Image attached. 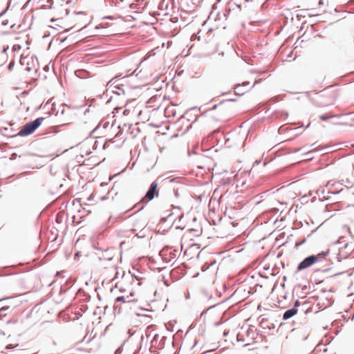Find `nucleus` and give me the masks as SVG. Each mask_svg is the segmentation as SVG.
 Here are the masks:
<instances>
[{
	"mask_svg": "<svg viewBox=\"0 0 354 354\" xmlns=\"http://www.w3.org/2000/svg\"><path fill=\"white\" fill-rule=\"evenodd\" d=\"M312 90L311 91H306L301 93L302 98L309 99L315 106L323 107L330 106L333 104L331 101L332 97L324 93L325 90ZM299 97L298 99H300Z\"/></svg>",
	"mask_w": 354,
	"mask_h": 354,
	"instance_id": "nucleus-1",
	"label": "nucleus"
},
{
	"mask_svg": "<svg viewBox=\"0 0 354 354\" xmlns=\"http://www.w3.org/2000/svg\"><path fill=\"white\" fill-rule=\"evenodd\" d=\"M44 120V118L39 117L37 118L34 120H31L28 122L24 125H23L19 132L13 136H11V138H15L17 136L26 137L30 136L42 124Z\"/></svg>",
	"mask_w": 354,
	"mask_h": 354,
	"instance_id": "nucleus-2",
	"label": "nucleus"
},
{
	"mask_svg": "<svg viewBox=\"0 0 354 354\" xmlns=\"http://www.w3.org/2000/svg\"><path fill=\"white\" fill-rule=\"evenodd\" d=\"M158 196H159L158 183L155 180L151 183L148 189L146 192L145 196H143L141 198L140 203H142V206L140 207L138 211L143 209L145 206L149 201H152L155 198L158 197Z\"/></svg>",
	"mask_w": 354,
	"mask_h": 354,
	"instance_id": "nucleus-3",
	"label": "nucleus"
},
{
	"mask_svg": "<svg viewBox=\"0 0 354 354\" xmlns=\"http://www.w3.org/2000/svg\"><path fill=\"white\" fill-rule=\"evenodd\" d=\"M317 258L313 257V254L305 257L297 266L296 273L307 269L314 264L317 263Z\"/></svg>",
	"mask_w": 354,
	"mask_h": 354,
	"instance_id": "nucleus-4",
	"label": "nucleus"
},
{
	"mask_svg": "<svg viewBox=\"0 0 354 354\" xmlns=\"http://www.w3.org/2000/svg\"><path fill=\"white\" fill-rule=\"evenodd\" d=\"M245 93H236L235 90H234V93H232V90H229L226 92H223L221 93V95L225 96V98L219 100L218 104H223L226 102H236L237 98L240 96L244 95Z\"/></svg>",
	"mask_w": 354,
	"mask_h": 354,
	"instance_id": "nucleus-5",
	"label": "nucleus"
},
{
	"mask_svg": "<svg viewBox=\"0 0 354 354\" xmlns=\"http://www.w3.org/2000/svg\"><path fill=\"white\" fill-rule=\"evenodd\" d=\"M201 109V107H198V106H194V107L189 109L188 110H187L185 111L184 115H183L181 116V118L178 120V122H180L182 118H185L187 116V122L190 121L192 119V118L194 117L192 124L196 122L198 120V116L195 112L197 111L198 110L200 111Z\"/></svg>",
	"mask_w": 354,
	"mask_h": 354,
	"instance_id": "nucleus-6",
	"label": "nucleus"
},
{
	"mask_svg": "<svg viewBox=\"0 0 354 354\" xmlns=\"http://www.w3.org/2000/svg\"><path fill=\"white\" fill-rule=\"evenodd\" d=\"M299 306H300V302H299V299H297L295 301L294 306L291 308L288 309L287 310H286L284 312V313L283 314V319L287 320V319H290L293 316H295L297 313L298 308Z\"/></svg>",
	"mask_w": 354,
	"mask_h": 354,
	"instance_id": "nucleus-7",
	"label": "nucleus"
},
{
	"mask_svg": "<svg viewBox=\"0 0 354 354\" xmlns=\"http://www.w3.org/2000/svg\"><path fill=\"white\" fill-rule=\"evenodd\" d=\"M74 283L75 281L73 279H67L64 284L62 285L59 290V294L62 295L66 293L73 286Z\"/></svg>",
	"mask_w": 354,
	"mask_h": 354,
	"instance_id": "nucleus-8",
	"label": "nucleus"
},
{
	"mask_svg": "<svg viewBox=\"0 0 354 354\" xmlns=\"http://www.w3.org/2000/svg\"><path fill=\"white\" fill-rule=\"evenodd\" d=\"M329 253H330V250L328 249L325 251H322L317 254H313V256L315 257L317 259V263L319 261L326 259V257L328 255Z\"/></svg>",
	"mask_w": 354,
	"mask_h": 354,
	"instance_id": "nucleus-9",
	"label": "nucleus"
},
{
	"mask_svg": "<svg viewBox=\"0 0 354 354\" xmlns=\"http://www.w3.org/2000/svg\"><path fill=\"white\" fill-rule=\"evenodd\" d=\"M118 77L119 76H116L114 78L111 79L109 82H107L106 86H109V87L114 86V88H117V89L122 88V86H123L122 84H118L115 85V84L118 81L115 79H117Z\"/></svg>",
	"mask_w": 354,
	"mask_h": 354,
	"instance_id": "nucleus-10",
	"label": "nucleus"
},
{
	"mask_svg": "<svg viewBox=\"0 0 354 354\" xmlns=\"http://www.w3.org/2000/svg\"><path fill=\"white\" fill-rule=\"evenodd\" d=\"M115 302H122V303H129V302H135L137 301L136 299H133L127 301L125 297L124 296H118L115 299Z\"/></svg>",
	"mask_w": 354,
	"mask_h": 354,
	"instance_id": "nucleus-11",
	"label": "nucleus"
},
{
	"mask_svg": "<svg viewBox=\"0 0 354 354\" xmlns=\"http://www.w3.org/2000/svg\"><path fill=\"white\" fill-rule=\"evenodd\" d=\"M339 117V115H330V114H322L319 116V118L322 121H327L330 118Z\"/></svg>",
	"mask_w": 354,
	"mask_h": 354,
	"instance_id": "nucleus-12",
	"label": "nucleus"
},
{
	"mask_svg": "<svg viewBox=\"0 0 354 354\" xmlns=\"http://www.w3.org/2000/svg\"><path fill=\"white\" fill-rule=\"evenodd\" d=\"M160 99V95H154L150 99L148 100L147 103L152 104V103L158 102V101Z\"/></svg>",
	"mask_w": 354,
	"mask_h": 354,
	"instance_id": "nucleus-13",
	"label": "nucleus"
},
{
	"mask_svg": "<svg viewBox=\"0 0 354 354\" xmlns=\"http://www.w3.org/2000/svg\"><path fill=\"white\" fill-rule=\"evenodd\" d=\"M75 73L76 76L80 78H84L88 74V73L84 71H77L75 72Z\"/></svg>",
	"mask_w": 354,
	"mask_h": 354,
	"instance_id": "nucleus-14",
	"label": "nucleus"
},
{
	"mask_svg": "<svg viewBox=\"0 0 354 354\" xmlns=\"http://www.w3.org/2000/svg\"><path fill=\"white\" fill-rule=\"evenodd\" d=\"M250 86V82L248 81H244L241 84H240V83L236 84L235 85V86H236L235 88H236L237 87H239V86Z\"/></svg>",
	"mask_w": 354,
	"mask_h": 354,
	"instance_id": "nucleus-15",
	"label": "nucleus"
},
{
	"mask_svg": "<svg viewBox=\"0 0 354 354\" xmlns=\"http://www.w3.org/2000/svg\"><path fill=\"white\" fill-rule=\"evenodd\" d=\"M62 106H66V107H68V109H80V108H82V106H84V105H82V106H70V105H68V104H66V103H63V104H62Z\"/></svg>",
	"mask_w": 354,
	"mask_h": 354,
	"instance_id": "nucleus-16",
	"label": "nucleus"
},
{
	"mask_svg": "<svg viewBox=\"0 0 354 354\" xmlns=\"http://www.w3.org/2000/svg\"><path fill=\"white\" fill-rule=\"evenodd\" d=\"M227 299H228V298L225 299V300H223V301H221V302H218V303H217V304H214V305L210 306H209V308H208L205 311H204V312H203V313H206L207 312V310H209V309H211V308H214V307H216V306H218V305H219V304H221L224 303V302H225V301H227Z\"/></svg>",
	"mask_w": 354,
	"mask_h": 354,
	"instance_id": "nucleus-17",
	"label": "nucleus"
},
{
	"mask_svg": "<svg viewBox=\"0 0 354 354\" xmlns=\"http://www.w3.org/2000/svg\"><path fill=\"white\" fill-rule=\"evenodd\" d=\"M306 241V238H303L300 241L295 242V247L298 248L299 246L304 244Z\"/></svg>",
	"mask_w": 354,
	"mask_h": 354,
	"instance_id": "nucleus-18",
	"label": "nucleus"
},
{
	"mask_svg": "<svg viewBox=\"0 0 354 354\" xmlns=\"http://www.w3.org/2000/svg\"><path fill=\"white\" fill-rule=\"evenodd\" d=\"M212 100L215 101V102H219L218 101V97H214ZM218 105H221L220 104H218V102H217L216 104H215L212 108L211 109H209V111L211 110H215L217 109L218 106Z\"/></svg>",
	"mask_w": 354,
	"mask_h": 354,
	"instance_id": "nucleus-19",
	"label": "nucleus"
},
{
	"mask_svg": "<svg viewBox=\"0 0 354 354\" xmlns=\"http://www.w3.org/2000/svg\"><path fill=\"white\" fill-rule=\"evenodd\" d=\"M29 94V90H24L21 93H20L19 95H17V98L18 100L20 99L21 97H23V96H25V95H27Z\"/></svg>",
	"mask_w": 354,
	"mask_h": 354,
	"instance_id": "nucleus-20",
	"label": "nucleus"
},
{
	"mask_svg": "<svg viewBox=\"0 0 354 354\" xmlns=\"http://www.w3.org/2000/svg\"><path fill=\"white\" fill-rule=\"evenodd\" d=\"M342 192H344V189L343 188L340 189L339 190H337V191H328V194H335H335H340Z\"/></svg>",
	"mask_w": 354,
	"mask_h": 354,
	"instance_id": "nucleus-21",
	"label": "nucleus"
},
{
	"mask_svg": "<svg viewBox=\"0 0 354 354\" xmlns=\"http://www.w3.org/2000/svg\"><path fill=\"white\" fill-rule=\"evenodd\" d=\"M113 309H114V313L115 314H116V313L120 314V307L118 305H114Z\"/></svg>",
	"mask_w": 354,
	"mask_h": 354,
	"instance_id": "nucleus-22",
	"label": "nucleus"
},
{
	"mask_svg": "<svg viewBox=\"0 0 354 354\" xmlns=\"http://www.w3.org/2000/svg\"><path fill=\"white\" fill-rule=\"evenodd\" d=\"M121 91V93L118 91H113L112 90V93H114L117 95H120L121 94H123L124 95L125 94V90L124 89H122V90H120Z\"/></svg>",
	"mask_w": 354,
	"mask_h": 354,
	"instance_id": "nucleus-23",
	"label": "nucleus"
},
{
	"mask_svg": "<svg viewBox=\"0 0 354 354\" xmlns=\"http://www.w3.org/2000/svg\"><path fill=\"white\" fill-rule=\"evenodd\" d=\"M281 99H279V95H277V96H275V97H273L270 99V102L272 103H276L277 102H278L279 100H280Z\"/></svg>",
	"mask_w": 354,
	"mask_h": 354,
	"instance_id": "nucleus-24",
	"label": "nucleus"
},
{
	"mask_svg": "<svg viewBox=\"0 0 354 354\" xmlns=\"http://www.w3.org/2000/svg\"><path fill=\"white\" fill-rule=\"evenodd\" d=\"M122 352V345H121L120 347H118L115 351V354H121Z\"/></svg>",
	"mask_w": 354,
	"mask_h": 354,
	"instance_id": "nucleus-25",
	"label": "nucleus"
},
{
	"mask_svg": "<svg viewBox=\"0 0 354 354\" xmlns=\"http://www.w3.org/2000/svg\"><path fill=\"white\" fill-rule=\"evenodd\" d=\"M19 344H16V345H13V344H8L6 346V348L8 349V350H10V349H12V348H15V347H17Z\"/></svg>",
	"mask_w": 354,
	"mask_h": 354,
	"instance_id": "nucleus-26",
	"label": "nucleus"
},
{
	"mask_svg": "<svg viewBox=\"0 0 354 354\" xmlns=\"http://www.w3.org/2000/svg\"><path fill=\"white\" fill-rule=\"evenodd\" d=\"M17 156H17V154L16 153H12L10 155V160H15V159L17 158Z\"/></svg>",
	"mask_w": 354,
	"mask_h": 354,
	"instance_id": "nucleus-27",
	"label": "nucleus"
},
{
	"mask_svg": "<svg viewBox=\"0 0 354 354\" xmlns=\"http://www.w3.org/2000/svg\"><path fill=\"white\" fill-rule=\"evenodd\" d=\"M330 270V268H325V269H321V268H319L316 270V272H328V270Z\"/></svg>",
	"mask_w": 354,
	"mask_h": 354,
	"instance_id": "nucleus-28",
	"label": "nucleus"
},
{
	"mask_svg": "<svg viewBox=\"0 0 354 354\" xmlns=\"http://www.w3.org/2000/svg\"><path fill=\"white\" fill-rule=\"evenodd\" d=\"M9 308H10V306H3V307H1V308H0V312H1V313L4 312V311H6V310H8Z\"/></svg>",
	"mask_w": 354,
	"mask_h": 354,
	"instance_id": "nucleus-29",
	"label": "nucleus"
},
{
	"mask_svg": "<svg viewBox=\"0 0 354 354\" xmlns=\"http://www.w3.org/2000/svg\"><path fill=\"white\" fill-rule=\"evenodd\" d=\"M192 124L188 125L186 129H185L184 132L183 133V134L185 133L186 132H187L190 129H192Z\"/></svg>",
	"mask_w": 354,
	"mask_h": 354,
	"instance_id": "nucleus-30",
	"label": "nucleus"
},
{
	"mask_svg": "<svg viewBox=\"0 0 354 354\" xmlns=\"http://www.w3.org/2000/svg\"><path fill=\"white\" fill-rule=\"evenodd\" d=\"M167 221V216H162L160 218V221L161 223H165Z\"/></svg>",
	"mask_w": 354,
	"mask_h": 354,
	"instance_id": "nucleus-31",
	"label": "nucleus"
},
{
	"mask_svg": "<svg viewBox=\"0 0 354 354\" xmlns=\"http://www.w3.org/2000/svg\"><path fill=\"white\" fill-rule=\"evenodd\" d=\"M112 99H113V96H112V95H111V96H110V97L106 100V104H107V103L111 102V100H112Z\"/></svg>",
	"mask_w": 354,
	"mask_h": 354,
	"instance_id": "nucleus-32",
	"label": "nucleus"
},
{
	"mask_svg": "<svg viewBox=\"0 0 354 354\" xmlns=\"http://www.w3.org/2000/svg\"><path fill=\"white\" fill-rule=\"evenodd\" d=\"M261 80H255V82L251 85V87L253 88L254 87V86L256 85V84H257L258 82H259Z\"/></svg>",
	"mask_w": 354,
	"mask_h": 354,
	"instance_id": "nucleus-33",
	"label": "nucleus"
},
{
	"mask_svg": "<svg viewBox=\"0 0 354 354\" xmlns=\"http://www.w3.org/2000/svg\"><path fill=\"white\" fill-rule=\"evenodd\" d=\"M13 48L15 50H17V49H20L21 48V46L19 45L17 46V45H15L13 46Z\"/></svg>",
	"mask_w": 354,
	"mask_h": 354,
	"instance_id": "nucleus-34",
	"label": "nucleus"
},
{
	"mask_svg": "<svg viewBox=\"0 0 354 354\" xmlns=\"http://www.w3.org/2000/svg\"><path fill=\"white\" fill-rule=\"evenodd\" d=\"M14 64L13 63H10L9 65H8V68L9 70H11L12 66H13Z\"/></svg>",
	"mask_w": 354,
	"mask_h": 354,
	"instance_id": "nucleus-35",
	"label": "nucleus"
},
{
	"mask_svg": "<svg viewBox=\"0 0 354 354\" xmlns=\"http://www.w3.org/2000/svg\"><path fill=\"white\" fill-rule=\"evenodd\" d=\"M89 111H90L89 109H86L84 111V115H86Z\"/></svg>",
	"mask_w": 354,
	"mask_h": 354,
	"instance_id": "nucleus-36",
	"label": "nucleus"
},
{
	"mask_svg": "<svg viewBox=\"0 0 354 354\" xmlns=\"http://www.w3.org/2000/svg\"><path fill=\"white\" fill-rule=\"evenodd\" d=\"M8 21L7 20L3 21L2 22V25H3V26H6V25L8 24Z\"/></svg>",
	"mask_w": 354,
	"mask_h": 354,
	"instance_id": "nucleus-37",
	"label": "nucleus"
},
{
	"mask_svg": "<svg viewBox=\"0 0 354 354\" xmlns=\"http://www.w3.org/2000/svg\"><path fill=\"white\" fill-rule=\"evenodd\" d=\"M228 333H229V331L225 330V331L223 332V336H224V337L227 336V335H228Z\"/></svg>",
	"mask_w": 354,
	"mask_h": 354,
	"instance_id": "nucleus-38",
	"label": "nucleus"
},
{
	"mask_svg": "<svg viewBox=\"0 0 354 354\" xmlns=\"http://www.w3.org/2000/svg\"><path fill=\"white\" fill-rule=\"evenodd\" d=\"M174 195L176 197H178V190H174Z\"/></svg>",
	"mask_w": 354,
	"mask_h": 354,
	"instance_id": "nucleus-39",
	"label": "nucleus"
},
{
	"mask_svg": "<svg viewBox=\"0 0 354 354\" xmlns=\"http://www.w3.org/2000/svg\"><path fill=\"white\" fill-rule=\"evenodd\" d=\"M93 199V196L92 195H91V196L87 198V200H88V201H92Z\"/></svg>",
	"mask_w": 354,
	"mask_h": 354,
	"instance_id": "nucleus-40",
	"label": "nucleus"
},
{
	"mask_svg": "<svg viewBox=\"0 0 354 354\" xmlns=\"http://www.w3.org/2000/svg\"><path fill=\"white\" fill-rule=\"evenodd\" d=\"M261 160H257L254 162V164H257V165H259L261 163Z\"/></svg>",
	"mask_w": 354,
	"mask_h": 354,
	"instance_id": "nucleus-41",
	"label": "nucleus"
},
{
	"mask_svg": "<svg viewBox=\"0 0 354 354\" xmlns=\"http://www.w3.org/2000/svg\"><path fill=\"white\" fill-rule=\"evenodd\" d=\"M64 113H65V110H64V109H62L61 110V111H60V114H61V115H64Z\"/></svg>",
	"mask_w": 354,
	"mask_h": 354,
	"instance_id": "nucleus-42",
	"label": "nucleus"
},
{
	"mask_svg": "<svg viewBox=\"0 0 354 354\" xmlns=\"http://www.w3.org/2000/svg\"><path fill=\"white\" fill-rule=\"evenodd\" d=\"M317 228H316L315 230H313L308 235V237H310L311 236V234L315 232L317 230Z\"/></svg>",
	"mask_w": 354,
	"mask_h": 354,
	"instance_id": "nucleus-43",
	"label": "nucleus"
},
{
	"mask_svg": "<svg viewBox=\"0 0 354 354\" xmlns=\"http://www.w3.org/2000/svg\"><path fill=\"white\" fill-rule=\"evenodd\" d=\"M351 188H354V183L351 187L346 186L347 189H349Z\"/></svg>",
	"mask_w": 354,
	"mask_h": 354,
	"instance_id": "nucleus-44",
	"label": "nucleus"
},
{
	"mask_svg": "<svg viewBox=\"0 0 354 354\" xmlns=\"http://www.w3.org/2000/svg\"><path fill=\"white\" fill-rule=\"evenodd\" d=\"M67 124H68V123L62 124H61V125L58 126L57 127H64V126H66V125H67Z\"/></svg>",
	"mask_w": 354,
	"mask_h": 354,
	"instance_id": "nucleus-45",
	"label": "nucleus"
},
{
	"mask_svg": "<svg viewBox=\"0 0 354 354\" xmlns=\"http://www.w3.org/2000/svg\"><path fill=\"white\" fill-rule=\"evenodd\" d=\"M274 327H275V326H274V324H272V326L269 327V329H270V330L274 329Z\"/></svg>",
	"mask_w": 354,
	"mask_h": 354,
	"instance_id": "nucleus-46",
	"label": "nucleus"
},
{
	"mask_svg": "<svg viewBox=\"0 0 354 354\" xmlns=\"http://www.w3.org/2000/svg\"><path fill=\"white\" fill-rule=\"evenodd\" d=\"M100 199L101 201H104L106 199V196H102Z\"/></svg>",
	"mask_w": 354,
	"mask_h": 354,
	"instance_id": "nucleus-47",
	"label": "nucleus"
},
{
	"mask_svg": "<svg viewBox=\"0 0 354 354\" xmlns=\"http://www.w3.org/2000/svg\"><path fill=\"white\" fill-rule=\"evenodd\" d=\"M93 248L95 249V250H101V249L95 245H93Z\"/></svg>",
	"mask_w": 354,
	"mask_h": 354,
	"instance_id": "nucleus-48",
	"label": "nucleus"
},
{
	"mask_svg": "<svg viewBox=\"0 0 354 354\" xmlns=\"http://www.w3.org/2000/svg\"><path fill=\"white\" fill-rule=\"evenodd\" d=\"M172 207H173L174 208L178 209H180V207H179V206H174V205H172Z\"/></svg>",
	"mask_w": 354,
	"mask_h": 354,
	"instance_id": "nucleus-49",
	"label": "nucleus"
},
{
	"mask_svg": "<svg viewBox=\"0 0 354 354\" xmlns=\"http://www.w3.org/2000/svg\"><path fill=\"white\" fill-rule=\"evenodd\" d=\"M209 111V110H206V111H205L202 113V115H205L207 113V112H208Z\"/></svg>",
	"mask_w": 354,
	"mask_h": 354,
	"instance_id": "nucleus-50",
	"label": "nucleus"
},
{
	"mask_svg": "<svg viewBox=\"0 0 354 354\" xmlns=\"http://www.w3.org/2000/svg\"><path fill=\"white\" fill-rule=\"evenodd\" d=\"M132 100H133L132 99H127V100H126V102H127V103H129V102H131Z\"/></svg>",
	"mask_w": 354,
	"mask_h": 354,
	"instance_id": "nucleus-51",
	"label": "nucleus"
},
{
	"mask_svg": "<svg viewBox=\"0 0 354 354\" xmlns=\"http://www.w3.org/2000/svg\"><path fill=\"white\" fill-rule=\"evenodd\" d=\"M178 136V134H174V135L171 136V138H177Z\"/></svg>",
	"mask_w": 354,
	"mask_h": 354,
	"instance_id": "nucleus-52",
	"label": "nucleus"
},
{
	"mask_svg": "<svg viewBox=\"0 0 354 354\" xmlns=\"http://www.w3.org/2000/svg\"><path fill=\"white\" fill-rule=\"evenodd\" d=\"M52 109H55V103L52 104Z\"/></svg>",
	"mask_w": 354,
	"mask_h": 354,
	"instance_id": "nucleus-53",
	"label": "nucleus"
},
{
	"mask_svg": "<svg viewBox=\"0 0 354 354\" xmlns=\"http://www.w3.org/2000/svg\"><path fill=\"white\" fill-rule=\"evenodd\" d=\"M8 49V46L6 48H3V50H2L3 53H5L7 50Z\"/></svg>",
	"mask_w": 354,
	"mask_h": 354,
	"instance_id": "nucleus-54",
	"label": "nucleus"
},
{
	"mask_svg": "<svg viewBox=\"0 0 354 354\" xmlns=\"http://www.w3.org/2000/svg\"><path fill=\"white\" fill-rule=\"evenodd\" d=\"M176 229H180V230H183L184 227H180V226H176Z\"/></svg>",
	"mask_w": 354,
	"mask_h": 354,
	"instance_id": "nucleus-55",
	"label": "nucleus"
},
{
	"mask_svg": "<svg viewBox=\"0 0 354 354\" xmlns=\"http://www.w3.org/2000/svg\"><path fill=\"white\" fill-rule=\"evenodd\" d=\"M128 113V110L127 109H125L124 111V115H127Z\"/></svg>",
	"mask_w": 354,
	"mask_h": 354,
	"instance_id": "nucleus-56",
	"label": "nucleus"
},
{
	"mask_svg": "<svg viewBox=\"0 0 354 354\" xmlns=\"http://www.w3.org/2000/svg\"><path fill=\"white\" fill-rule=\"evenodd\" d=\"M192 221H193L194 222L196 221H197L196 217H194V218H192Z\"/></svg>",
	"mask_w": 354,
	"mask_h": 354,
	"instance_id": "nucleus-57",
	"label": "nucleus"
},
{
	"mask_svg": "<svg viewBox=\"0 0 354 354\" xmlns=\"http://www.w3.org/2000/svg\"><path fill=\"white\" fill-rule=\"evenodd\" d=\"M91 153V151H87V152L86 153V156H88V155H90Z\"/></svg>",
	"mask_w": 354,
	"mask_h": 354,
	"instance_id": "nucleus-58",
	"label": "nucleus"
},
{
	"mask_svg": "<svg viewBox=\"0 0 354 354\" xmlns=\"http://www.w3.org/2000/svg\"><path fill=\"white\" fill-rule=\"evenodd\" d=\"M136 316H138V317L142 316V315H141V314H140V313H136Z\"/></svg>",
	"mask_w": 354,
	"mask_h": 354,
	"instance_id": "nucleus-59",
	"label": "nucleus"
},
{
	"mask_svg": "<svg viewBox=\"0 0 354 354\" xmlns=\"http://www.w3.org/2000/svg\"><path fill=\"white\" fill-rule=\"evenodd\" d=\"M323 3H324L323 0H320V1H319V4H320V5H321V4H323Z\"/></svg>",
	"mask_w": 354,
	"mask_h": 354,
	"instance_id": "nucleus-60",
	"label": "nucleus"
},
{
	"mask_svg": "<svg viewBox=\"0 0 354 354\" xmlns=\"http://www.w3.org/2000/svg\"><path fill=\"white\" fill-rule=\"evenodd\" d=\"M95 131V129H94L92 131L90 132V136Z\"/></svg>",
	"mask_w": 354,
	"mask_h": 354,
	"instance_id": "nucleus-61",
	"label": "nucleus"
},
{
	"mask_svg": "<svg viewBox=\"0 0 354 354\" xmlns=\"http://www.w3.org/2000/svg\"><path fill=\"white\" fill-rule=\"evenodd\" d=\"M124 291V290L123 288H120V292H122Z\"/></svg>",
	"mask_w": 354,
	"mask_h": 354,
	"instance_id": "nucleus-62",
	"label": "nucleus"
},
{
	"mask_svg": "<svg viewBox=\"0 0 354 354\" xmlns=\"http://www.w3.org/2000/svg\"><path fill=\"white\" fill-rule=\"evenodd\" d=\"M346 182L347 183V184H349L350 183V180L348 179H346Z\"/></svg>",
	"mask_w": 354,
	"mask_h": 354,
	"instance_id": "nucleus-63",
	"label": "nucleus"
},
{
	"mask_svg": "<svg viewBox=\"0 0 354 354\" xmlns=\"http://www.w3.org/2000/svg\"><path fill=\"white\" fill-rule=\"evenodd\" d=\"M6 11H3L2 12L1 14H0V17L5 13Z\"/></svg>",
	"mask_w": 354,
	"mask_h": 354,
	"instance_id": "nucleus-64",
	"label": "nucleus"
}]
</instances>
